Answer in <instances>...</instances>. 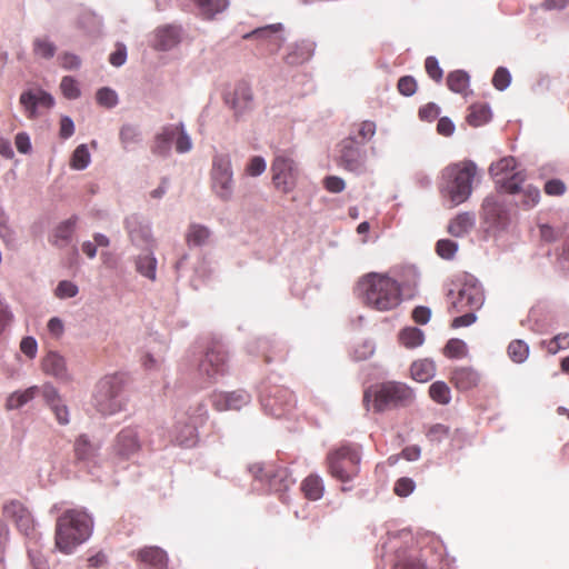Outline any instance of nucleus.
Returning <instances> with one entry per match:
<instances>
[{"mask_svg": "<svg viewBox=\"0 0 569 569\" xmlns=\"http://www.w3.org/2000/svg\"><path fill=\"white\" fill-rule=\"evenodd\" d=\"M357 291L363 302L378 311H389L402 301L401 287L387 273L369 272L357 282Z\"/></svg>", "mask_w": 569, "mask_h": 569, "instance_id": "nucleus-1", "label": "nucleus"}, {"mask_svg": "<svg viewBox=\"0 0 569 569\" xmlns=\"http://www.w3.org/2000/svg\"><path fill=\"white\" fill-rule=\"evenodd\" d=\"M476 174L477 166L470 160L447 166L441 172L440 194L450 201L451 207L463 203L471 196Z\"/></svg>", "mask_w": 569, "mask_h": 569, "instance_id": "nucleus-2", "label": "nucleus"}, {"mask_svg": "<svg viewBox=\"0 0 569 569\" xmlns=\"http://www.w3.org/2000/svg\"><path fill=\"white\" fill-rule=\"evenodd\" d=\"M92 520L81 509L64 511L56 522V547L63 553H71L74 548L84 542L91 533Z\"/></svg>", "mask_w": 569, "mask_h": 569, "instance_id": "nucleus-3", "label": "nucleus"}, {"mask_svg": "<svg viewBox=\"0 0 569 569\" xmlns=\"http://www.w3.org/2000/svg\"><path fill=\"white\" fill-rule=\"evenodd\" d=\"M360 462L361 447L355 443H343L327 455L328 472L341 482H348L358 477Z\"/></svg>", "mask_w": 569, "mask_h": 569, "instance_id": "nucleus-4", "label": "nucleus"}, {"mask_svg": "<svg viewBox=\"0 0 569 569\" xmlns=\"http://www.w3.org/2000/svg\"><path fill=\"white\" fill-rule=\"evenodd\" d=\"M127 383L124 373L103 377L96 387L94 406L102 415H113L124 407L122 391Z\"/></svg>", "mask_w": 569, "mask_h": 569, "instance_id": "nucleus-5", "label": "nucleus"}, {"mask_svg": "<svg viewBox=\"0 0 569 569\" xmlns=\"http://www.w3.org/2000/svg\"><path fill=\"white\" fill-rule=\"evenodd\" d=\"M448 298L450 300V313H459L467 310L477 311L485 301L481 284L471 276H465L460 281L459 288L456 291H449Z\"/></svg>", "mask_w": 569, "mask_h": 569, "instance_id": "nucleus-6", "label": "nucleus"}, {"mask_svg": "<svg viewBox=\"0 0 569 569\" xmlns=\"http://www.w3.org/2000/svg\"><path fill=\"white\" fill-rule=\"evenodd\" d=\"M249 471L254 479L264 482L274 492H286L295 483L289 469L274 462L252 463Z\"/></svg>", "mask_w": 569, "mask_h": 569, "instance_id": "nucleus-7", "label": "nucleus"}, {"mask_svg": "<svg viewBox=\"0 0 569 569\" xmlns=\"http://www.w3.org/2000/svg\"><path fill=\"white\" fill-rule=\"evenodd\" d=\"M413 400V391L402 382L389 381L382 383L375 392L372 408L377 412L386 409L407 405Z\"/></svg>", "mask_w": 569, "mask_h": 569, "instance_id": "nucleus-8", "label": "nucleus"}, {"mask_svg": "<svg viewBox=\"0 0 569 569\" xmlns=\"http://www.w3.org/2000/svg\"><path fill=\"white\" fill-rule=\"evenodd\" d=\"M516 167V159L509 156L492 163L489 168V173L499 188L511 194L519 192L520 186L525 181V174L521 171H515Z\"/></svg>", "mask_w": 569, "mask_h": 569, "instance_id": "nucleus-9", "label": "nucleus"}, {"mask_svg": "<svg viewBox=\"0 0 569 569\" xmlns=\"http://www.w3.org/2000/svg\"><path fill=\"white\" fill-rule=\"evenodd\" d=\"M298 167L287 154H277L271 163V180L274 188L281 193H290L298 181Z\"/></svg>", "mask_w": 569, "mask_h": 569, "instance_id": "nucleus-10", "label": "nucleus"}, {"mask_svg": "<svg viewBox=\"0 0 569 569\" xmlns=\"http://www.w3.org/2000/svg\"><path fill=\"white\" fill-rule=\"evenodd\" d=\"M211 188L221 200H229L233 191L231 160L227 154H217L212 160Z\"/></svg>", "mask_w": 569, "mask_h": 569, "instance_id": "nucleus-11", "label": "nucleus"}, {"mask_svg": "<svg viewBox=\"0 0 569 569\" xmlns=\"http://www.w3.org/2000/svg\"><path fill=\"white\" fill-rule=\"evenodd\" d=\"M480 217L487 231L501 230L509 223V213L505 202L498 196L485 198Z\"/></svg>", "mask_w": 569, "mask_h": 569, "instance_id": "nucleus-12", "label": "nucleus"}, {"mask_svg": "<svg viewBox=\"0 0 569 569\" xmlns=\"http://www.w3.org/2000/svg\"><path fill=\"white\" fill-rule=\"evenodd\" d=\"M227 352L219 342H213L206 351L199 365V371L209 380H214L227 372Z\"/></svg>", "mask_w": 569, "mask_h": 569, "instance_id": "nucleus-13", "label": "nucleus"}, {"mask_svg": "<svg viewBox=\"0 0 569 569\" xmlns=\"http://www.w3.org/2000/svg\"><path fill=\"white\" fill-rule=\"evenodd\" d=\"M19 103L28 119H37L53 107L54 99L42 89H30L20 94Z\"/></svg>", "mask_w": 569, "mask_h": 569, "instance_id": "nucleus-14", "label": "nucleus"}, {"mask_svg": "<svg viewBox=\"0 0 569 569\" xmlns=\"http://www.w3.org/2000/svg\"><path fill=\"white\" fill-rule=\"evenodd\" d=\"M353 138H345L338 146V164L345 170L351 172H360L366 162V151L361 146L352 140Z\"/></svg>", "mask_w": 569, "mask_h": 569, "instance_id": "nucleus-15", "label": "nucleus"}, {"mask_svg": "<svg viewBox=\"0 0 569 569\" xmlns=\"http://www.w3.org/2000/svg\"><path fill=\"white\" fill-rule=\"evenodd\" d=\"M142 442L137 428L127 427L116 436L112 452L121 460H128L141 450Z\"/></svg>", "mask_w": 569, "mask_h": 569, "instance_id": "nucleus-16", "label": "nucleus"}, {"mask_svg": "<svg viewBox=\"0 0 569 569\" xmlns=\"http://www.w3.org/2000/svg\"><path fill=\"white\" fill-rule=\"evenodd\" d=\"M295 405V396L287 388H274L271 393L262 398L264 410L276 418L284 416Z\"/></svg>", "mask_w": 569, "mask_h": 569, "instance_id": "nucleus-17", "label": "nucleus"}, {"mask_svg": "<svg viewBox=\"0 0 569 569\" xmlns=\"http://www.w3.org/2000/svg\"><path fill=\"white\" fill-rule=\"evenodd\" d=\"M3 516L11 519L17 528L26 536H30L34 531V521L31 512L19 500H10L3 506Z\"/></svg>", "mask_w": 569, "mask_h": 569, "instance_id": "nucleus-18", "label": "nucleus"}, {"mask_svg": "<svg viewBox=\"0 0 569 569\" xmlns=\"http://www.w3.org/2000/svg\"><path fill=\"white\" fill-rule=\"evenodd\" d=\"M251 397L244 390L218 392L212 396V406L218 411L240 410L247 406Z\"/></svg>", "mask_w": 569, "mask_h": 569, "instance_id": "nucleus-19", "label": "nucleus"}, {"mask_svg": "<svg viewBox=\"0 0 569 569\" xmlns=\"http://www.w3.org/2000/svg\"><path fill=\"white\" fill-rule=\"evenodd\" d=\"M101 446L92 442L87 435H80L73 443L74 459L84 466H94L99 457Z\"/></svg>", "mask_w": 569, "mask_h": 569, "instance_id": "nucleus-20", "label": "nucleus"}, {"mask_svg": "<svg viewBox=\"0 0 569 569\" xmlns=\"http://www.w3.org/2000/svg\"><path fill=\"white\" fill-rule=\"evenodd\" d=\"M252 91L248 83H238L233 91L228 93L226 102L234 111L236 116H240L252 108Z\"/></svg>", "mask_w": 569, "mask_h": 569, "instance_id": "nucleus-21", "label": "nucleus"}, {"mask_svg": "<svg viewBox=\"0 0 569 569\" xmlns=\"http://www.w3.org/2000/svg\"><path fill=\"white\" fill-rule=\"evenodd\" d=\"M450 382L460 391H467L478 386L479 373L471 367H457L450 373Z\"/></svg>", "mask_w": 569, "mask_h": 569, "instance_id": "nucleus-22", "label": "nucleus"}, {"mask_svg": "<svg viewBox=\"0 0 569 569\" xmlns=\"http://www.w3.org/2000/svg\"><path fill=\"white\" fill-rule=\"evenodd\" d=\"M136 557L138 561L146 563L153 569H166L168 565V556L166 551L156 546L139 549Z\"/></svg>", "mask_w": 569, "mask_h": 569, "instance_id": "nucleus-23", "label": "nucleus"}, {"mask_svg": "<svg viewBox=\"0 0 569 569\" xmlns=\"http://www.w3.org/2000/svg\"><path fill=\"white\" fill-rule=\"evenodd\" d=\"M176 137L173 124L162 127L161 131L153 138L151 152L157 157H167L170 153L172 140Z\"/></svg>", "mask_w": 569, "mask_h": 569, "instance_id": "nucleus-24", "label": "nucleus"}, {"mask_svg": "<svg viewBox=\"0 0 569 569\" xmlns=\"http://www.w3.org/2000/svg\"><path fill=\"white\" fill-rule=\"evenodd\" d=\"M180 40V31L178 28L167 26L158 28L154 33L153 47L158 50H169L173 48Z\"/></svg>", "mask_w": 569, "mask_h": 569, "instance_id": "nucleus-25", "label": "nucleus"}, {"mask_svg": "<svg viewBox=\"0 0 569 569\" xmlns=\"http://www.w3.org/2000/svg\"><path fill=\"white\" fill-rule=\"evenodd\" d=\"M376 131V122L363 120L351 126L349 136L347 138H353V142L362 147L373 138Z\"/></svg>", "mask_w": 569, "mask_h": 569, "instance_id": "nucleus-26", "label": "nucleus"}, {"mask_svg": "<svg viewBox=\"0 0 569 569\" xmlns=\"http://www.w3.org/2000/svg\"><path fill=\"white\" fill-rule=\"evenodd\" d=\"M475 226V216L470 212H461L449 221L448 232L453 237L467 234Z\"/></svg>", "mask_w": 569, "mask_h": 569, "instance_id": "nucleus-27", "label": "nucleus"}, {"mask_svg": "<svg viewBox=\"0 0 569 569\" xmlns=\"http://www.w3.org/2000/svg\"><path fill=\"white\" fill-rule=\"evenodd\" d=\"M42 369L46 373L56 378L62 379L67 377L66 362L63 357L53 351L47 353V356L42 359Z\"/></svg>", "mask_w": 569, "mask_h": 569, "instance_id": "nucleus-28", "label": "nucleus"}, {"mask_svg": "<svg viewBox=\"0 0 569 569\" xmlns=\"http://www.w3.org/2000/svg\"><path fill=\"white\" fill-rule=\"evenodd\" d=\"M199 9V14L207 20H211L216 14L224 11L228 6V0H191Z\"/></svg>", "mask_w": 569, "mask_h": 569, "instance_id": "nucleus-29", "label": "nucleus"}, {"mask_svg": "<svg viewBox=\"0 0 569 569\" xmlns=\"http://www.w3.org/2000/svg\"><path fill=\"white\" fill-rule=\"evenodd\" d=\"M410 373L413 380L418 382H427L436 375V366L433 361L422 359L415 361L410 367Z\"/></svg>", "mask_w": 569, "mask_h": 569, "instance_id": "nucleus-30", "label": "nucleus"}, {"mask_svg": "<svg viewBox=\"0 0 569 569\" xmlns=\"http://www.w3.org/2000/svg\"><path fill=\"white\" fill-rule=\"evenodd\" d=\"M301 491L308 500H319L323 496L325 491L322 479L318 475H309L301 482Z\"/></svg>", "mask_w": 569, "mask_h": 569, "instance_id": "nucleus-31", "label": "nucleus"}, {"mask_svg": "<svg viewBox=\"0 0 569 569\" xmlns=\"http://www.w3.org/2000/svg\"><path fill=\"white\" fill-rule=\"evenodd\" d=\"M136 269L141 276L154 281L157 278V259L153 253L146 252L139 254L136 259Z\"/></svg>", "mask_w": 569, "mask_h": 569, "instance_id": "nucleus-32", "label": "nucleus"}, {"mask_svg": "<svg viewBox=\"0 0 569 569\" xmlns=\"http://www.w3.org/2000/svg\"><path fill=\"white\" fill-rule=\"evenodd\" d=\"M198 438L197 428L192 423L178 422L176 426V440L180 446L192 447Z\"/></svg>", "mask_w": 569, "mask_h": 569, "instance_id": "nucleus-33", "label": "nucleus"}, {"mask_svg": "<svg viewBox=\"0 0 569 569\" xmlns=\"http://www.w3.org/2000/svg\"><path fill=\"white\" fill-rule=\"evenodd\" d=\"M469 74L463 70L451 71L447 77L448 88L456 93L466 94L469 89Z\"/></svg>", "mask_w": 569, "mask_h": 569, "instance_id": "nucleus-34", "label": "nucleus"}, {"mask_svg": "<svg viewBox=\"0 0 569 569\" xmlns=\"http://www.w3.org/2000/svg\"><path fill=\"white\" fill-rule=\"evenodd\" d=\"M399 341L406 348H417L423 343L425 333L419 328L407 327L399 332Z\"/></svg>", "mask_w": 569, "mask_h": 569, "instance_id": "nucleus-35", "label": "nucleus"}, {"mask_svg": "<svg viewBox=\"0 0 569 569\" xmlns=\"http://www.w3.org/2000/svg\"><path fill=\"white\" fill-rule=\"evenodd\" d=\"M244 39L256 38L264 41L269 47L278 48L280 46V37L277 33V29L272 26L257 29L250 33H247Z\"/></svg>", "mask_w": 569, "mask_h": 569, "instance_id": "nucleus-36", "label": "nucleus"}, {"mask_svg": "<svg viewBox=\"0 0 569 569\" xmlns=\"http://www.w3.org/2000/svg\"><path fill=\"white\" fill-rule=\"evenodd\" d=\"M429 397L435 402L446 406L451 401V390L445 381H435L429 387Z\"/></svg>", "mask_w": 569, "mask_h": 569, "instance_id": "nucleus-37", "label": "nucleus"}, {"mask_svg": "<svg viewBox=\"0 0 569 569\" xmlns=\"http://www.w3.org/2000/svg\"><path fill=\"white\" fill-rule=\"evenodd\" d=\"M38 392V387L33 386L21 392H13L7 400V409H18L32 400Z\"/></svg>", "mask_w": 569, "mask_h": 569, "instance_id": "nucleus-38", "label": "nucleus"}, {"mask_svg": "<svg viewBox=\"0 0 569 569\" xmlns=\"http://www.w3.org/2000/svg\"><path fill=\"white\" fill-rule=\"evenodd\" d=\"M209 237L210 231L208 228L201 224H191L186 239L189 246H202L208 241Z\"/></svg>", "mask_w": 569, "mask_h": 569, "instance_id": "nucleus-39", "label": "nucleus"}, {"mask_svg": "<svg viewBox=\"0 0 569 569\" xmlns=\"http://www.w3.org/2000/svg\"><path fill=\"white\" fill-rule=\"evenodd\" d=\"M491 117L490 109L483 104H475L470 108V112L467 117L469 124L479 127L489 121Z\"/></svg>", "mask_w": 569, "mask_h": 569, "instance_id": "nucleus-40", "label": "nucleus"}, {"mask_svg": "<svg viewBox=\"0 0 569 569\" xmlns=\"http://www.w3.org/2000/svg\"><path fill=\"white\" fill-rule=\"evenodd\" d=\"M443 355L447 358H465L468 355L467 345L461 339L452 338L446 343Z\"/></svg>", "mask_w": 569, "mask_h": 569, "instance_id": "nucleus-41", "label": "nucleus"}, {"mask_svg": "<svg viewBox=\"0 0 569 569\" xmlns=\"http://www.w3.org/2000/svg\"><path fill=\"white\" fill-rule=\"evenodd\" d=\"M77 218L72 217L64 222H62L54 232V244L62 246L63 243L69 242L71 239L73 228L76 226Z\"/></svg>", "mask_w": 569, "mask_h": 569, "instance_id": "nucleus-42", "label": "nucleus"}, {"mask_svg": "<svg viewBox=\"0 0 569 569\" xmlns=\"http://www.w3.org/2000/svg\"><path fill=\"white\" fill-rule=\"evenodd\" d=\"M508 355L513 362L521 363L529 356V347L520 339L512 340L508 346Z\"/></svg>", "mask_w": 569, "mask_h": 569, "instance_id": "nucleus-43", "label": "nucleus"}, {"mask_svg": "<svg viewBox=\"0 0 569 569\" xmlns=\"http://www.w3.org/2000/svg\"><path fill=\"white\" fill-rule=\"evenodd\" d=\"M90 163V153L86 144H80L73 151L70 159V167L74 170H83Z\"/></svg>", "mask_w": 569, "mask_h": 569, "instance_id": "nucleus-44", "label": "nucleus"}, {"mask_svg": "<svg viewBox=\"0 0 569 569\" xmlns=\"http://www.w3.org/2000/svg\"><path fill=\"white\" fill-rule=\"evenodd\" d=\"M56 50V46L47 38H37L33 41V52L38 57L50 59L54 56Z\"/></svg>", "mask_w": 569, "mask_h": 569, "instance_id": "nucleus-45", "label": "nucleus"}, {"mask_svg": "<svg viewBox=\"0 0 569 569\" xmlns=\"http://www.w3.org/2000/svg\"><path fill=\"white\" fill-rule=\"evenodd\" d=\"M173 128H176V150L179 153H184L191 150L192 142L190 137L186 133L183 124H173Z\"/></svg>", "mask_w": 569, "mask_h": 569, "instance_id": "nucleus-46", "label": "nucleus"}, {"mask_svg": "<svg viewBox=\"0 0 569 569\" xmlns=\"http://www.w3.org/2000/svg\"><path fill=\"white\" fill-rule=\"evenodd\" d=\"M0 238L7 247L13 248L16 246L14 231L8 226V219L2 211H0Z\"/></svg>", "mask_w": 569, "mask_h": 569, "instance_id": "nucleus-47", "label": "nucleus"}, {"mask_svg": "<svg viewBox=\"0 0 569 569\" xmlns=\"http://www.w3.org/2000/svg\"><path fill=\"white\" fill-rule=\"evenodd\" d=\"M60 89L67 99H77L80 96L78 83L72 77H63L60 83Z\"/></svg>", "mask_w": 569, "mask_h": 569, "instance_id": "nucleus-48", "label": "nucleus"}, {"mask_svg": "<svg viewBox=\"0 0 569 569\" xmlns=\"http://www.w3.org/2000/svg\"><path fill=\"white\" fill-rule=\"evenodd\" d=\"M458 246L449 239H441L436 244L437 253L443 259H451L456 254Z\"/></svg>", "mask_w": 569, "mask_h": 569, "instance_id": "nucleus-49", "label": "nucleus"}, {"mask_svg": "<svg viewBox=\"0 0 569 569\" xmlns=\"http://www.w3.org/2000/svg\"><path fill=\"white\" fill-rule=\"evenodd\" d=\"M97 101L100 106L112 108L118 103V96L110 88H101L97 92Z\"/></svg>", "mask_w": 569, "mask_h": 569, "instance_id": "nucleus-50", "label": "nucleus"}, {"mask_svg": "<svg viewBox=\"0 0 569 569\" xmlns=\"http://www.w3.org/2000/svg\"><path fill=\"white\" fill-rule=\"evenodd\" d=\"M567 348H569V333H559L547 343V351L551 355Z\"/></svg>", "mask_w": 569, "mask_h": 569, "instance_id": "nucleus-51", "label": "nucleus"}, {"mask_svg": "<svg viewBox=\"0 0 569 569\" xmlns=\"http://www.w3.org/2000/svg\"><path fill=\"white\" fill-rule=\"evenodd\" d=\"M120 139L124 144L136 143L141 140V132L138 127L126 124L120 130Z\"/></svg>", "mask_w": 569, "mask_h": 569, "instance_id": "nucleus-52", "label": "nucleus"}, {"mask_svg": "<svg viewBox=\"0 0 569 569\" xmlns=\"http://www.w3.org/2000/svg\"><path fill=\"white\" fill-rule=\"evenodd\" d=\"M511 81V76L508 69L499 67L492 77V84L497 90H505Z\"/></svg>", "mask_w": 569, "mask_h": 569, "instance_id": "nucleus-53", "label": "nucleus"}, {"mask_svg": "<svg viewBox=\"0 0 569 569\" xmlns=\"http://www.w3.org/2000/svg\"><path fill=\"white\" fill-rule=\"evenodd\" d=\"M417 81L411 76H403L398 80L397 88L398 91L406 97H410L417 91Z\"/></svg>", "mask_w": 569, "mask_h": 569, "instance_id": "nucleus-54", "label": "nucleus"}, {"mask_svg": "<svg viewBox=\"0 0 569 569\" xmlns=\"http://www.w3.org/2000/svg\"><path fill=\"white\" fill-rule=\"evenodd\" d=\"M522 191V206L525 209L535 207L540 199V191L536 187L528 186Z\"/></svg>", "mask_w": 569, "mask_h": 569, "instance_id": "nucleus-55", "label": "nucleus"}, {"mask_svg": "<svg viewBox=\"0 0 569 569\" xmlns=\"http://www.w3.org/2000/svg\"><path fill=\"white\" fill-rule=\"evenodd\" d=\"M266 167L264 159L260 156H254L249 160L244 171L248 176L258 177L264 172Z\"/></svg>", "mask_w": 569, "mask_h": 569, "instance_id": "nucleus-56", "label": "nucleus"}, {"mask_svg": "<svg viewBox=\"0 0 569 569\" xmlns=\"http://www.w3.org/2000/svg\"><path fill=\"white\" fill-rule=\"evenodd\" d=\"M286 359V349L281 343H272L266 348L264 362L270 363L272 360L282 361Z\"/></svg>", "mask_w": 569, "mask_h": 569, "instance_id": "nucleus-57", "label": "nucleus"}, {"mask_svg": "<svg viewBox=\"0 0 569 569\" xmlns=\"http://www.w3.org/2000/svg\"><path fill=\"white\" fill-rule=\"evenodd\" d=\"M78 287L68 280L60 281L56 288V296L60 299L72 298L78 293Z\"/></svg>", "mask_w": 569, "mask_h": 569, "instance_id": "nucleus-58", "label": "nucleus"}, {"mask_svg": "<svg viewBox=\"0 0 569 569\" xmlns=\"http://www.w3.org/2000/svg\"><path fill=\"white\" fill-rule=\"evenodd\" d=\"M425 68L428 76L437 82H440L443 76V71L439 66L438 60L435 57H428L425 61Z\"/></svg>", "mask_w": 569, "mask_h": 569, "instance_id": "nucleus-59", "label": "nucleus"}, {"mask_svg": "<svg viewBox=\"0 0 569 569\" xmlns=\"http://www.w3.org/2000/svg\"><path fill=\"white\" fill-rule=\"evenodd\" d=\"M415 487L412 479L403 477L396 481L393 491L399 497H407L413 491Z\"/></svg>", "mask_w": 569, "mask_h": 569, "instance_id": "nucleus-60", "label": "nucleus"}, {"mask_svg": "<svg viewBox=\"0 0 569 569\" xmlns=\"http://www.w3.org/2000/svg\"><path fill=\"white\" fill-rule=\"evenodd\" d=\"M323 187L331 193L342 192L346 188L345 180L337 176H328L323 179Z\"/></svg>", "mask_w": 569, "mask_h": 569, "instance_id": "nucleus-61", "label": "nucleus"}, {"mask_svg": "<svg viewBox=\"0 0 569 569\" xmlns=\"http://www.w3.org/2000/svg\"><path fill=\"white\" fill-rule=\"evenodd\" d=\"M449 436V428L445 425L437 423L429 428L427 437L432 442H440Z\"/></svg>", "mask_w": 569, "mask_h": 569, "instance_id": "nucleus-62", "label": "nucleus"}, {"mask_svg": "<svg viewBox=\"0 0 569 569\" xmlns=\"http://www.w3.org/2000/svg\"><path fill=\"white\" fill-rule=\"evenodd\" d=\"M440 114V108L436 103H427L419 109V117L421 120L433 121Z\"/></svg>", "mask_w": 569, "mask_h": 569, "instance_id": "nucleus-63", "label": "nucleus"}, {"mask_svg": "<svg viewBox=\"0 0 569 569\" xmlns=\"http://www.w3.org/2000/svg\"><path fill=\"white\" fill-rule=\"evenodd\" d=\"M127 60V48L123 43H117L116 51L109 57V62L114 67H121Z\"/></svg>", "mask_w": 569, "mask_h": 569, "instance_id": "nucleus-64", "label": "nucleus"}]
</instances>
